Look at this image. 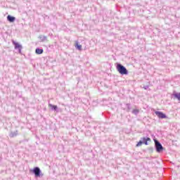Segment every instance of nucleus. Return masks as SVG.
Returning <instances> with one entry per match:
<instances>
[{
  "instance_id": "obj_6",
  "label": "nucleus",
  "mask_w": 180,
  "mask_h": 180,
  "mask_svg": "<svg viewBox=\"0 0 180 180\" xmlns=\"http://www.w3.org/2000/svg\"><path fill=\"white\" fill-rule=\"evenodd\" d=\"M141 141L143 142V144L145 146H148V141H151V139L148 137L141 138Z\"/></svg>"
},
{
  "instance_id": "obj_5",
  "label": "nucleus",
  "mask_w": 180,
  "mask_h": 180,
  "mask_svg": "<svg viewBox=\"0 0 180 180\" xmlns=\"http://www.w3.org/2000/svg\"><path fill=\"white\" fill-rule=\"evenodd\" d=\"M155 115L159 117V119H167V115L160 111H155Z\"/></svg>"
},
{
  "instance_id": "obj_17",
  "label": "nucleus",
  "mask_w": 180,
  "mask_h": 180,
  "mask_svg": "<svg viewBox=\"0 0 180 180\" xmlns=\"http://www.w3.org/2000/svg\"><path fill=\"white\" fill-rule=\"evenodd\" d=\"M143 89H148V85L144 86H143Z\"/></svg>"
},
{
  "instance_id": "obj_12",
  "label": "nucleus",
  "mask_w": 180,
  "mask_h": 180,
  "mask_svg": "<svg viewBox=\"0 0 180 180\" xmlns=\"http://www.w3.org/2000/svg\"><path fill=\"white\" fill-rule=\"evenodd\" d=\"M174 98L178 99V101H180V93H176L174 94Z\"/></svg>"
},
{
  "instance_id": "obj_4",
  "label": "nucleus",
  "mask_w": 180,
  "mask_h": 180,
  "mask_svg": "<svg viewBox=\"0 0 180 180\" xmlns=\"http://www.w3.org/2000/svg\"><path fill=\"white\" fill-rule=\"evenodd\" d=\"M32 172L33 174H34L36 178H39V176H40V174H41V170H40L39 167H36L32 169Z\"/></svg>"
},
{
  "instance_id": "obj_9",
  "label": "nucleus",
  "mask_w": 180,
  "mask_h": 180,
  "mask_svg": "<svg viewBox=\"0 0 180 180\" xmlns=\"http://www.w3.org/2000/svg\"><path fill=\"white\" fill-rule=\"evenodd\" d=\"M18 134H19V131L17 130V131H11L10 133V137L11 138H13V137H16V136H18Z\"/></svg>"
},
{
  "instance_id": "obj_15",
  "label": "nucleus",
  "mask_w": 180,
  "mask_h": 180,
  "mask_svg": "<svg viewBox=\"0 0 180 180\" xmlns=\"http://www.w3.org/2000/svg\"><path fill=\"white\" fill-rule=\"evenodd\" d=\"M143 145V141L141 139L137 143L136 147H140V146Z\"/></svg>"
},
{
  "instance_id": "obj_1",
  "label": "nucleus",
  "mask_w": 180,
  "mask_h": 180,
  "mask_svg": "<svg viewBox=\"0 0 180 180\" xmlns=\"http://www.w3.org/2000/svg\"><path fill=\"white\" fill-rule=\"evenodd\" d=\"M117 70L121 74V75H127V74H129V71L126 69V67L120 63L117 65Z\"/></svg>"
},
{
  "instance_id": "obj_2",
  "label": "nucleus",
  "mask_w": 180,
  "mask_h": 180,
  "mask_svg": "<svg viewBox=\"0 0 180 180\" xmlns=\"http://www.w3.org/2000/svg\"><path fill=\"white\" fill-rule=\"evenodd\" d=\"M154 141H155V148L157 153H161V151H162L164 150V147L162 146L161 143H160V141H158V140L155 139Z\"/></svg>"
},
{
  "instance_id": "obj_8",
  "label": "nucleus",
  "mask_w": 180,
  "mask_h": 180,
  "mask_svg": "<svg viewBox=\"0 0 180 180\" xmlns=\"http://www.w3.org/2000/svg\"><path fill=\"white\" fill-rule=\"evenodd\" d=\"M7 20H8V22H10L11 23H13V22H14L15 20H16V18H15V17H13V16H12V15H8L7 16Z\"/></svg>"
},
{
  "instance_id": "obj_14",
  "label": "nucleus",
  "mask_w": 180,
  "mask_h": 180,
  "mask_svg": "<svg viewBox=\"0 0 180 180\" xmlns=\"http://www.w3.org/2000/svg\"><path fill=\"white\" fill-rule=\"evenodd\" d=\"M139 112L140 111L139 110H137V109H135V110H132V113L134 115H137V114L139 113Z\"/></svg>"
},
{
  "instance_id": "obj_11",
  "label": "nucleus",
  "mask_w": 180,
  "mask_h": 180,
  "mask_svg": "<svg viewBox=\"0 0 180 180\" xmlns=\"http://www.w3.org/2000/svg\"><path fill=\"white\" fill-rule=\"evenodd\" d=\"M49 106H50V108H51L52 110H57V109H58L57 105H53V104H49Z\"/></svg>"
},
{
  "instance_id": "obj_16",
  "label": "nucleus",
  "mask_w": 180,
  "mask_h": 180,
  "mask_svg": "<svg viewBox=\"0 0 180 180\" xmlns=\"http://www.w3.org/2000/svg\"><path fill=\"white\" fill-rule=\"evenodd\" d=\"M127 108L129 109V110H130V104L129 103L127 104Z\"/></svg>"
},
{
  "instance_id": "obj_7",
  "label": "nucleus",
  "mask_w": 180,
  "mask_h": 180,
  "mask_svg": "<svg viewBox=\"0 0 180 180\" xmlns=\"http://www.w3.org/2000/svg\"><path fill=\"white\" fill-rule=\"evenodd\" d=\"M38 39H39L41 42L48 41L47 36L46 35H39Z\"/></svg>"
},
{
  "instance_id": "obj_13",
  "label": "nucleus",
  "mask_w": 180,
  "mask_h": 180,
  "mask_svg": "<svg viewBox=\"0 0 180 180\" xmlns=\"http://www.w3.org/2000/svg\"><path fill=\"white\" fill-rule=\"evenodd\" d=\"M76 49H77V50L81 51V50H82V45H79V44H76Z\"/></svg>"
},
{
  "instance_id": "obj_10",
  "label": "nucleus",
  "mask_w": 180,
  "mask_h": 180,
  "mask_svg": "<svg viewBox=\"0 0 180 180\" xmlns=\"http://www.w3.org/2000/svg\"><path fill=\"white\" fill-rule=\"evenodd\" d=\"M44 51L43 50V49H39V48H37L35 50L36 54H43Z\"/></svg>"
},
{
  "instance_id": "obj_3",
  "label": "nucleus",
  "mask_w": 180,
  "mask_h": 180,
  "mask_svg": "<svg viewBox=\"0 0 180 180\" xmlns=\"http://www.w3.org/2000/svg\"><path fill=\"white\" fill-rule=\"evenodd\" d=\"M12 43L15 46V49L18 50L19 54H22V49H23L22 45L19 44V43H18L13 40L12 41Z\"/></svg>"
}]
</instances>
